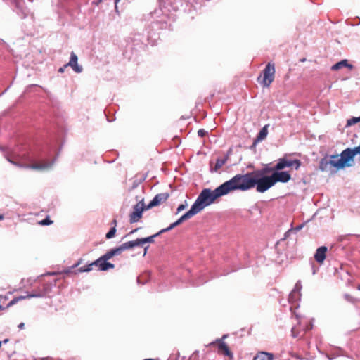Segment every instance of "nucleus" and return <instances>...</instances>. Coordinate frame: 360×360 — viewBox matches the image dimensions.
<instances>
[{
  "mask_svg": "<svg viewBox=\"0 0 360 360\" xmlns=\"http://www.w3.org/2000/svg\"><path fill=\"white\" fill-rule=\"evenodd\" d=\"M253 172L245 174H237L230 180L222 184L225 195L235 190L247 191L254 188Z\"/></svg>",
  "mask_w": 360,
  "mask_h": 360,
  "instance_id": "f257e3e1",
  "label": "nucleus"
},
{
  "mask_svg": "<svg viewBox=\"0 0 360 360\" xmlns=\"http://www.w3.org/2000/svg\"><path fill=\"white\" fill-rule=\"evenodd\" d=\"M224 195V191L223 188H221V185L213 191L209 188L203 189L192 205L191 209L195 214H198L205 207L214 202L217 198Z\"/></svg>",
  "mask_w": 360,
  "mask_h": 360,
  "instance_id": "f03ea898",
  "label": "nucleus"
},
{
  "mask_svg": "<svg viewBox=\"0 0 360 360\" xmlns=\"http://www.w3.org/2000/svg\"><path fill=\"white\" fill-rule=\"evenodd\" d=\"M109 259L110 258L105 253L101 257H100L98 259L93 262L92 263L79 268L77 271L79 273L89 272L93 269V266H97L99 271H108V269H114L115 265L110 262H108V261Z\"/></svg>",
  "mask_w": 360,
  "mask_h": 360,
  "instance_id": "7ed1b4c3",
  "label": "nucleus"
},
{
  "mask_svg": "<svg viewBox=\"0 0 360 360\" xmlns=\"http://www.w3.org/2000/svg\"><path fill=\"white\" fill-rule=\"evenodd\" d=\"M275 65L274 63H269L262 71V75H259L257 78L263 87L269 88L275 78Z\"/></svg>",
  "mask_w": 360,
  "mask_h": 360,
  "instance_id": "20e7f679",
  "label": "nucleus"
},
{
  "mask_svg": "<svg viewBox=\"0 0 360 360\" xmlns=\"http://www.w3.org/2000/svg\"><path fill=\"white\" fill-rule=\"evenodd\" d=\"M253 181L255 182L254 187L256 186L257 191L259 193H264L274 186L271 176H261L259 177L254 176Z\"/></svg>",
  "mask_w": 360,
  "mask_h": 360,
  "instance_id": "39448f33",
  "label": "nucleus"
},
{
  "mask_svg": "<svg viewBox=\"0 0 360 360\" xmlns=\"http://www.w3.org/2000/svg\"><path fill=\"white\" fill-rule=\"evenodd\" d=\"M227 336V335H224L221 338L217 339L215 342L210 343V346H217V353L219 354L228 356L230 360H232L233 354L231 352L228 345L224 342V339Z\"/></svg>",
  "mask_w": 360,
  "mask_h": 360,
  "instance_id": "423d86ee",
  "label": "nucleus"
},
{
  "mask_svg": "<svg viewBox=\"0 0 360 360\" xmlns=\"http://www.w3.org/2000/svg\"><path fill=\"white\" fill-rule=\"evenodd\" d=\"M337 164V159L330 156V159L328 158H323L320 160L319 169L322 172H329L333 173L334 172L340 169Z\"/></svg>",
  "mask_w": 360,
  "mask_h": 360,
  "instance_id": "0eeeda50",
  "label": "nucleus"
},
{
  "mask_svg": "<svg viewBox=\"0 0 360 360\" xmlns=\"http://www.w3.org/2000/svg\"><path fill=\"white\" fill-rule=\"evenodd\" d=\"M301 166V162L300 160H289L285 158H280L278 162L275 165L276 170L281 171L285 167H292L296 170H298Z\"/></svg>",
  "mask_w": 360,
  "mask_h": 360,
  "instance_id": "6e6552de",
  "label": "nucleus"
},
{
  "mask_svg": "<svg viewBox=\"0 0 360 360\" xmlns=\"http://www.w3.org/2000/svg\"><path fill=\"white\" fill-rule=\"evenodd\" d=\"M8 160L10 162H11L12 164H13L16 166L22 167H25V168H30V169H35V170H38V171L47 170V169H50L53 165V162H46V161H44V162H41L39 163H33L31 165H21V164L18 163L16 161L12 160L9 158Z\"/></svg>",
  "mask_w": 360,
  "mask_h": 360,
  "instance_id": "1a4fd4ad",
  "label": "nucleus"
},
{
  "mask_svg": "<svg viewBox=\"0 0 360 360\" xmlns=\"http://www.w3.org/2000/svg\"><path fill=\"white\" fill-rule=\"evenodd\" d=\"M144 210V203L143 200L136 203L134 207V211L129 215V221L131 224L139 221L142 217V213Z\"/></svg>",
  "mask_w": 360,
  "mask_h": 360,
  "instance_id": "9d476101",
  "label": "nucleus"
},
{
  "mask_svg": "<svg viewBox=\"0 0 360 360\" xmlns=\"http://www.w3.org/2000/svg\"><path fill=\"white\" fill-rule=\"evenodd\" d=\"M195 214H196L195 213V212H193V210L191 208L187 212H186L184 214H183L176 221L170 224V226L169 227L160 230V233H165L168 231H170L171 229H174L176 226H179V224H181L183 221H184L188 219H191Z\"/></svg>",
  "mask_w": 360,
  "mask_h": 360,
  "instance_id": "9b49d317",
  "label": "nucleus"
},
{
  "mask_svg": "<svg viewBox=\"0 0 360 360\" xmlns=\"http://www.w3.org/2000/svg\"><path fill=\"white\" fill-rule=\"evenodd\" d=\"M271 176L274 185L277 182L286 183L291 179V175L288 172L275 171Z\"/></svg>",
  "mask_w": 360,
  "mask_h": 360,
  "instance_id": "f8f14e48",
  "label": "nucleus"
},
{
  "mask_svg": "<svg viewBox=\"0 0 360 360\" xmlns=\"http://www.w3.org/2000/svg\"><path fill=\"white\" fill-rule=\"evenodd\" d=\"M169 198V193H162L157 194L154 198L150 202V203L147 206V209L151 208L153 207H155L160 205V204L165 202Z\"/></svg>",
  "mask_w": 360,
  "mask_h": 360,
  "instance_id": "ddd939ff",
  "label": "nucleus"
},
{
  "mask_svg": "<svg viewBox=\"0 0 360 360\" xmlns=\"http://www.w3.org/2000/svg\"><path fill=\"white\" fill-rule=\"evenodd\" d=\"M11 3L15 6L16 12L19 13L22 18L27 16V9L24 0H11Z\"/></svg>",
  "mask_w": 360,
  "mask_h": 360,
  "instance_id": "4468645a",
  "label": "nucleus"
},
{
  "mask_svg": "<svg viewBox=\"0 0 360 360\" xmlns=\"http://www.w3.org/2000/svg\"><path fill=\"white\" fill-rule=\"evenodd\" d=\"M77 60L78 58L77 55L74 52H72L70 60L68 63L65 64V66H70L75 72L80 73L82 71V67L78 65Z\"/></svg>",
  "mask_w": 360,
  "mask_h": 360,
  "instance_id": "2eb2a0df",
  "label": "nucleus"
},
{
  "mask_svg": "<svg viewBox=\"0 0 360 360\" xmlns=\"http://www.w3.org/2000/svg\"><path fill=\"white\" fill-rule=\"evenodd\" d=\"M160 6L170 11H177L179 8L178 0H160Z\"/></svg>",
  "mask_w": 360,
  "mask_h": 360,
  "instance_id": "dca6fc26",
  "label": "nucleus"
},
{
  "mask_svg": "<svg viewBox=\"0 0 360 360\" xmlns=\"http://www.w3.org/2000/svg\"><path fill=\"white\" fill-rule=\"evenodd\" d=\"M327 248L326 246L319 247L314 255L315 260L319 263L323 264L326 257Z\"/></svg>",
  "mask_w": 360,
  "mask_h": 360,
  "instance_id": "f3484780",
  "label": "nucleus"
},
{
  "mask_svg": "<svg viewBox=\"0 0 360 360\" xmlns=\"http://www.w3.org/2000/svg\"><path fill=\"white\" fill-rule=\"evenodd\" d=\"M275 171H277L275 169V166L273 167H270L266 166V167H263L261 169L255 170V171H254L252 172H253V174L256 177H259L261 176H266V174H269V173H271V172L273 173Z\"/></svg>",
  "mask_w": 360,
  "mask_h": 360,
  "instance_id": "a211bd4d",
  "label": "nucleus"
},
{
  "mask_svg": "<svg viewBox=\"0 0 360 360\" xmlns=\"http://www.w3.org/2000/svg\"><path fill=\"white\" fill-rule=\"evenodd\" d=\"M345 67L348 68L350 70L353 69V68H354L352 64L348 63L347 60L345 59V60H342L335 63V65H333L331 67V70H338Z\"/></svg>",
  "mask_w": 360,
  "mask_h": 360,
  "instance_id": "6ab92c4d",
  "label": "nucleus"
},
{
  "mask_svg": "<svg viewBox=\"0 0 360 360\" xmlns=\"http://www.w3.org/2000/svg\"><path fill=\"white\" fill-rule=\"evenodd\" d=\"M274 354L266 352H259L253 360H273Z\"/></svg>",
  "mask_w": 360,
  "mask_h": 360,
  "instance_id": "aec40b11",
  "label": "nucleus"
},
{
  "mask_svg": "<svg viewBox=\"0 0 360 360\" xmlns=\"http://www.w3.org/2000/svg\"><path fill=\"white\" fill-rule=\"evenodd\" d=\"M162 233H160V231L153 235V236H148V237H146V238H137V240H138V243H139V245H143V244L146 243H154V238L160 235Z\"/></svg>",
  "mask_w": 360,
  "mask_h": 360,
  "instance_id": "412c9836",
  "label": "nucleus"
},
{
  "mask_svg": "<svg viewBox=\"0 0 360 360\" xmlns=\"http://www.w3.org/2000/svg\"><path fill=\"white\" fill-rule=\"evenodd\" d=\"M120 246H121L122 249L123 250V251H125L127 250L132 249L136 246H139V243L136 239L135 240L124 243L122 245H120Z\"/></svg>",
  "mask_w": 360,
  "mask_h": 360,
  "instance_id": "4be33fe9",
  "label": "nucleus"
},
{
  "mask_svg": "<svg viewBox=\"0 0 360 360\" xmlns=\"http://www.w3.org/2000/svg\"><path fill=\"white\" fill-rule=\"evenodd\" d=\"M123 252V250L122 249L121 246L120 245L117 248H115L114 249H111L109 251L106 252L107 255L110 259H111L112 257L116 255H120Z\"/></svg>",
  "mask_w": 360,
  "mask_h": 360,
  "instance_id": "5701e85b",
  "label": "nucleus"
},
{
  "mask_svg": "<svg viewBox=\"0 0 360 360\" xmlns=\"http://www.w3.org/2000/svg\"><path fill=\"white\" fill-rule=\"evenodd\" d=\"M267 134H268V130H267V126L266 125L259 132L257 137V140L262 141V140L264 139L266 137Z\"/></svg>",
  "mask_w": 360,
  "mask_h": 360,
  "instance_id": "b1692460",
  "label": "nucleus"
},
{
  "mask_svg": "<svg viewBox=\"0 0 360 360\" xmlns=\"http://www.w3.org/2000/svg\"><path fill=\"white\" fill-rule=\"evenodd\" d=\"M226 160L227 158L224 159L218 158L216 161V164L214 166V172H217L221 167H222L223 165H225V163L226 162Z\"/></svg>",
  "mask_w": 360,
  "mask_h": 360,
  "instance_id": "393cba45",
  "label": "nucleus"
},
{
  "mask_svg": "<svg viewBox=\"0 0 360 360\" xmlns=\"http://www.w3.org/2000/svg\"><path fill=\"white\" fill-rule=\"evenodd\" d=\"M53 221L50 219L49 217L47 216L44 219L38 222V224L41 226H48L52 224Z\"/></svg>",
  "mask_w": 360,
  "mask_h": 360,
  "instance_id": "a878e982",
  "label": "nucleus"
},
{
  "mask_svg": "<svg viewBox=\"0 0 360 360\" xmlns=\"http://www.w3.org/2000/svg\"><path fill=\"white\" fill-rule=\"evenodd\" d=\"M359 122H360V117H353L352 118L349 119L347 120V126H352V125H354V124H356Z\"/></svg>",
  "mask_w": 360,
  "mask_h": 360,
  "instance_id": "bb28decb",
  "label": "nucleus"
},
{
  "mask_svg": "<svg viewBox=\"0 0 360 360\" xmlns=\"http://www.w3.org/2000/svg\"><path fill=\"white\" fill-rule=\"evenodd\" d=\"M115 233H116V228L115 227L111 228L110 230L107 233V234L105 236L106 238H108V239L112 238V237L115 236Z\"/></svg>",
  "mask_w": 360,
  "mask_h": 360,
  "instance_id": "cd10ccee",
  "label": "nucleus"
},
{
  "mask_svg": "<svg viewBox=\"0 0 360 360\" xmlns=\"http://www.w3.org/2000/svg\"><path fill=\"white\" fill-rule=\"evenodd\" d=\"M345 298L347 301H348L351 303H355L356 302V298H354V297H352V295H348V294L345 295Z\"/></svg>",
  "mask_w": 360,
  "mask_h": 360,
  "instance_id": "c85d7f7f",
  "label": "nucleus"
},
{
  "mask_svg": "<svg viewBox=\"0 0 360 360\" xmlns=\"http://www.w3.org/2000/svg\"><path fill=\"white\" fill-rule=\"evenodd\" d=\"M207 134V132L203 129H199L198 131V136H201V137L205 136Z\"/></svg>",
  "mask_w": 360,
  "mask_h": 360,
  "instance_id": "c756f323",
  "label": "nucleus"
},
{
  "mask_svg": "<svg viewBox=\"0 0 360 360\" xmlns=\"http://www.w3.org/2000/svg\"><path fill=\"white\" fill-rule=\"evenodd\" d=\"M298 295V292H296L295 290H292L291 292V293L290 294V296H289V300L290 301H292V300L293 299L294 297Z\"/></svg>",
  "mask_w": 360,
  "mask_h": 360,
  "instance_id": "7c9ffc66",
  "label": "nucleus"
},
{
  "mask_svg": "<svg viewBox=\"0 0 360 360\" xmlns=\"http://www.w3.org/2000/svg\"><path fill=\"white\" fill-rule=\"evenodd\" d=\"M186 204L185 205L184 204H181L180 205H179V207L177 208V212L176 213H179L180 212L184 210L186 208Z\"/></svg>",
  "mask_w": 360,
  "mask_h": 360,
  "instance_id": "2f4dec72",
  "label": "nucleus"
},
{
  "mask_svg": "<svg viewBox=\"0 0 360 360\" xmlns=\"http://www.w3.org/2000/svg\"><path fill=\"white\" fill-rule=\"evenodd\" d=\"M291 332H292V335L294 338H297L298 336V335H299V332L297 331L295 328H292Z\"/></svg>",
  "mask_w": 360,
  "mask_h": 360,
  "instance_id": "473e14b6",
  "label": "nucleus"
},
{
  "mask_svg": "<svg viewBox=\"0 0 360 360\" xmlns=\"http://www.w3.org/2000/svg\"><path fill=\"white\" fill-rule=\"evenodd\" d=\"M82 262H83V259L82 258L79 259L75 265H73L72 267L75 268V267L78 266L79 265H80L82 263Z\"/></svg>",
  "mask_w": 360,
  "mask_h": 360,
  "instance_id": "72a5a7b5",
  "label": "nucleus"
},
{
  "mask_svg": "<svg viewBox=\"0 0 360 360\" xmlns=\"http://www.w3.org/2000/svg\"><path fill=\"white\" fill-rule=\"evenodd\" d=\"M68 66H65V65H64L63 67L60 68L59 70H58V72H64L65 68H67Z\"/></svg>",
  "mask_w": 360,
  "mask_h": 360,
  "instance_id": "f704fd0d",
  "label": "nucleus"
},
{
  "mask_svg": "<svg viewBox=\"0 0 360 360\" xmlns=\"http://www.w3.org/2000/svg\"><path fill=\"white\" fill-rule=\"evenodd\" d=\"M18 328H19L20 330H22V329L24 328V327H25V324H24V323H20L18 326Z\"/></svg>",
  "mask_w": 360,
  "mask_h": 360,
  "instance_id": "c9c22d12",
  "label": "nucleus"
},
{
  "mask_svg": "<svg viewBox=\"0 0 360 360\" xmlns=\"http://www.w3.org/2000/svg\"><path fill=\"white\" fill-rule=\"evenodd\" d=\"M302 225L297 226L295 228V231H298L302 228Z\"/></svg>",
  "mask_w": 360,
  "mask_h": 360,
  "instance_id": "e433bc0d",
  "label": "nucleus"
},
{
  "mask_svg": "<svg viewBox=\"0 0 360 360\" xmlns=\"http://www.w3.org/2000/svg\"><path fill=\"white\" fill-rule=\"evenodd\" d=\"M112 224H114V226H113V227H115V228H116V226H117V220H116V219H113V221H112Z\"/></svg>",
  "mask_w": 360,
  "mask_h": 360,
  "instance_id": "4c0bfd02",
  "label": "nucleus"
},
{
  "mask_svg": "<svg viewBox=\"0 0 360 360\" xmlns=\"http://www.w3.org/2000/svg\"><path fill=\"white\" fill-rule=\"evenodd\" d=\"M120 1V0H115V9L117 8V3Z\"/></svg>",
  "mask_w": 360,
  "mask_h": 360,
  "instance_id": "58836bf2",
  "label": "nucleus"
},
{
  "mask_svg": "<svg viewBox=\"0 0 360 360\" xmlns=\"http://www.w3.org/2000/svg\"><path fill=\"white\" fill-rule=\"evenodd\" d=\"M137 230H138V229H134V230H132V231L129 233V234H132V233H134L136 232V231H137Z\"/></svg>",
  "mask_w": 360,
  "mask_h": 360,
  "instance_id": "ea45409f",
  "label": "nucleus"
},
{
  "mask_svg": "<svg viewBox=\"0 0 360 360\" xmlns=\"http://www.w3.org/2000/svg\"><path fill=\"white\" fill-rule=\"evenodd\" d=\"M148 247H146L145 249H144V253H143V255H145L147 252V250H148Z\"/></svg>",
  "mask_w": 360,
  "mask_h": 360,
  "instance_id": "a19ab883",
  "label": "nucleus"
},
{
  "mask_svg": "<svg viewBox=\"0 0 360 360\" xmlns=\"http://www.w3.org/2000/svg\"><path fill=\"white\" fill-rule=\"evenodd\" d=\"M294 315H295V318H296L297 319H299L298 315H297V314H296L295 312H294Z\"/></svg>",
  "mask_w": 360,
  "mask_h": 360,
  "instance_id": "79ce46f5",
  "label": "nucleus"
},
{
  "mask_svg": "<svg viewBox=\"0 0 360 360\" xmlns=\"http://www.w3.org/2000/svg\"><path fill=\"white\" fill-rule=\"evenodd\" d=\"M4 219V216L0 214V220L3 219Z\"/></svg>",
  "mask_w": 360,
  "mask_h": 360,
  "instance_id": "37998d69",
  "label": "nucleus"
},
{
  "mask_svg": "<svg viewBox=\"0 0 360 360\" xmlns=\"http://www.w3.org/2000/svg\"><path fill=\"white\" fill-rule=\"evenodd\" d=\"M70 270H68L65 271V273H70Z\"/></svg>",
  "mask_w": 360,
  "mask_h": 360,
  "instance_id": "c03bdc74",
  "label": "nucleus"
},
{
  "mask_svg": "<svg viewBox=\"0 0 360 360\" xmlns=\"http://www.w3.org/2000/svg\"><path fill=\"white\" fill-rule=\"evenodd\" d=\"M358 289L360 290V285L358 286Z\"/></svg>",
  "mask_w": 360,
  "mask_h": 360,
  "instance_id": "a18cd8bd",
  "label": "nucleus"
}]
</instances>
